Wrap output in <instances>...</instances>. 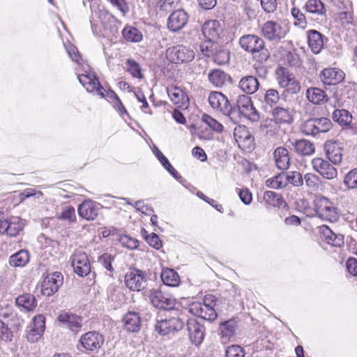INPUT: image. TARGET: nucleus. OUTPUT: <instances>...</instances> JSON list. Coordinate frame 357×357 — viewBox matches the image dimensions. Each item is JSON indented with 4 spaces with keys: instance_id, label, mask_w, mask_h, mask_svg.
<instances>
[{
    "instance_id": "nucleus-15",
    "label": "nucleus",
    "mask_w": 357,
    "mask_h": 357,
    "mask_svg": "<svg viewBox=\"0 0 357 357\" xmlns=\"http://www.w3.org/2000/svg\"><path fill=\"white\" fill-rule=\"evenodd\" d=\"M236 106L239 112L246 118L252 121L259 119L258 112L252 105L251 98L248 95L239 96L236 100Z\"/></svg>"
},
{
    "instance_id": "nucleus-19",
    "label": "nucleus",
    "mask_w": 357,
    "mask_h": 357,
    "mask_svg": "<svg viewBox=\"0 0 357 357\" xmlns=\"http://www.w3.org/2000/svg\"><path fill=\"white\" fill-rule=\"evenodd\" d=\"M187 328L191 342L199 346L204 340L205 335L204 326L195 319H190L187 322Z\"/></svg>"
},
{
    "instance_id": "nucleus-45",
    "label": "nucleus",
    "mask_w": 357,
    "mask_h": 357,
    "mask_svg": "<svg viewBox=\"0 0 357 357\" xmlns=\"http://www.w3.org/2000/svg\"><path fill=\"white\" fill-rule=\"evenodd\" d=\"M333 119L341 125L347 126L352 121V115L346 109H335L333 113Z\"/></svg>"
},
{
    "instance_id": "nucleus-33",
    "label": "nucleus",
    "mask_w": 357,
    "mask_h": 357,
    "mask_svg": "<svg viewBox=\"0 0 357 357\" xmlns=\"http://www.w3.org/2000/svg\"><path fill=\"white\" fill-rule=\"evenodd\" d=\"M124 327L130 332H137L141 326V319L138 313L130 312L124 317Z\"/></svg>"
},
{
    "instance_id": "nucleus-58",
    "label": "nucleus",
    "mask_w": 357,
    "mask_h": 357,
    "mask_svg": "<svg viewBox=\"0 0 357 357\" xmlns=\"http://www.w3.org/2000/svg\"><path fill=\"white\" fill-rule=\"evenodd\" d=\"M127 70L134 77L142 78V73L139 66L135 61L128 59L126 63Z\"/></svg>"
},
{
    "instance_id": "nucleus-16",
    "label": "nucleus",
    "mask_w": 357,
    "mask_h": 357,
    "mask_svg": "<svg viewBox=\"0 0 357 357\" xmlns=\"http://www.w3.org/2000/svg\"><path fill=\"white\" fill-rule=\"evenodd\" d=\"M313 169L326 179H333L337 176V169L328 161L321 158H315L312 160Z\"/></svg>"
},
{
    "instance_id": "nucleus-54",
    "label": "nucleus",
    "mask_w": 357,
    "mask_h": 357,
    "mask_svg": "<svg viewBox=\"0 0 357 357\" xmlns=\"http://www.w3.org/2000/svg\"><path fill=\"white\" fill-rule=\"evenodd\" d=\"M58 219L68 222H73L76 220L75 210L73 206H68L59 215Z\"/></svg>"
},
{
    "instance_id": "nucleus-30",
    "label": "nucleus",
    "mask_w": 357,
    "mask_h": 357,
    "mask_svg": "<svg viewBox=\"0 0 357 357\" xmlns=\"http://www.w3.org/2000/svg\"><path fill=\"white\" fill-rule=\"evenodd\" d=\"M273 157L275 165L279 169L286 170L289 168L290 158L287 149L278 147L273 153Z\"/></svg>"
},
{
    "instance_id": "nucleus-6",
    "label": "nucleus",
    "mask_w": 357,
    "mask_h": 357,
    "mask_svg": "<svg viewBox=\"0 0 357 357\" xmlns=\"http://www.w3.org/2000/svg\"><path fill=\"white\" fill-rule=\"evenodd\" d=\"M82 73H77L79 82L89 93H96L100 98H104V88L100 84L98 77L91 72L90 68L84 67Z\"/></svg>"
},
{
    "instance_id": "nucleus-64",
    "label": "nucleus",
    "mask_w": 357,
    "mask_h": 357,
    "mask_svg": "<svg viewBox=\"0 0 357 357\" xmlns=\"http://www.w3.org/2000/svg\"><path fill=\"white\" fill-rule=\"evenodd\" d=\"M0 337L6 342L12 341L13 334L8 326L0 319Z\"/></svg>"
},
{
    "instance_id": "nucleus-42",
    "label": "nucleus",
    "mask_w": 357,
    "mask_h": 357,
    "mask_svg": "<svg viewBox=\"0 0 357 357\" xmlns=\"http://www.w3.org/2000/svg\"><path fill=\"white\" fill-rule=\"evenodd\" d=\"M294 148L298 153L304 155H309L314 152L313 144L306 139L296 140L294 143Z\"/></svg>"
},
{
    "instance_id": "nucleus-5",
    "label": "nucleus",
    "mask_w": 357,
    "mask_h": 357,
    "mask_svg": "<svg viewBox=\"0 0 357 357\" xmlns=\"http://www.w3.org/2000/svg\"><path fill=\"white\" fill-rule=\"evenodd\" d=\"M165 55L171 63H183L192 61L195 59V53L190 47L178 45L167 48Z\"/></svg>"
},
{
    "instance_id": "nucleus-37",
    "label": "nucleus",
    "mask_w": 357,
    "mask_h": 357,
    "mask_svg": "<svg viewBox=\"0 0 357 357\" xmlns=\"http://www.w3.org/2000/svg\"><path fill=\"white\" fill-rule=\"evenodd\" d=\"M29 261V253L26 250H21L9 258V264L13 267H23Z\"/></svg>"
},
{
    "instance_id": "nucleus-11",
    "label": "nucleus",
    "mask_w": 357,
    "mask_h": 357,
    "mask_svg": "<svg viewBox=\"0 0 357 357\" xmlns=\"http://www.w3.org/2000/svg\"><path fill=\"white\" fill-rule=\"evenodd\" d=\"M63 282V275L60 272H53L44 277L41 292L44 296H50L56 293Z\"/></svg>"
},
{
    "instance_id": "nucleus-63",
    "label": "nucleus",
    "mask_w": 357,
    "mask_h": 357,
    "mask_svg": "<svg viewBox=\"0 0 357 357\" xmlns=\"http://www.w3.org/2000/svg\"><path fill=\"white\" fill-rule=\"evenodd\" d=\"M178 0H159L157 4L160 10L169 11L178 4Z\"/></svg>"
},
{
    "instance_id": "nucleus-57",
    "label": "nucleus",
    "mask_w": 357,
    "mask_h": 357,
    "mask_svg": "<svg viewBox=\"0 0 357 357\" xmlns=\"http://www.w3.org/2000/svg\"><path fill=\"white\" fill-rule=\"evenodd\" d=\"M301 130L303 133L307 135H316V124L314 119H310L304 122L301 126Z\"/></svg>"
},
{
    "instance_id": "nucleus-34",
    "label": "nucleus",
    "mask_w": 357,
    "mask_h": 357,
    "mask_svg": "<svg viewBox=\"0 0 357 357\" xmlns=\"http://www.w3.org/2000/svg\"><path fill=\"white\" fill-rule=\"evenodd\" d=\"M272 115L279 123H289L293 120L292 112L289 108L275 107L272 110Z\"/></svg>"
},
{
    "instance_id": "nucleus-27",
    "label": "nucleus",
    "mask_w": 357,
    "mask_h": 357,
    "mask_svg": "<svg viewBox=\"0 0 357 357\" xmlns=\"http://www.w3.org/2000/svg\"><path fill=\"white\" fill-rule=\"evenodd\" d=\"M324 240L329 245L335 247H340L344 244V236L340 234L334 233L328 226L320 227Z\"/></svg>"
},
{
    "instance_id": "nucleus-3",
    "label": "nucleus",
    "mask_w": 357,
    "mask_h": 357,
    "mask_svg": "<svg viewBox=\"0 0 357 357\" xmlns=\"http://www.w3.org/2000/svg\"><path fill=\"white\" fill-rule=\"evenodd\" d=\"M213 297L211 295L206 296L203 303H192L189 305V312L205 320H214L217 317V313L214 309L215 303L212 299Z\"/></svg>"
},
{
    "instance_id": "nucleus-36",
    "label": "nucleus",
    "mask_w": 357,
    "mask_h": 357,
    "mask_svg": "<svg viewBox=\"0 0 357 357\" xmlns=\"http://www.w3.org/2000/svg\"><path fill=\"white\" fill-rule=\"evenodd\" d=\"M163 283L169 287H177L180 283L178 274L172 268H165L161 273Z\"/></svg>"
},
{
    "instance_id": "nucleus-38",
    "label": "nucleus",
    "mask_w": 357,
    "mask_h": 357,
    "mask_svg": "<svg viewBox=\"0 0 357 357\" xmlns=\"http://www.w3.org/2000/svg\"><path fill=\"white\" fill-rule=\"evenodd\" d=\"M209 82L215 87H222L229 77L219 69L212 70L208 75Z\"/></svg>"
},
{
    "instance_id": "nucleus-24",
    "label": "nucleus",
    "mask_w": 357,
    "mask_h": 357,
    "mask_svg": "<svg viewBox=\"0 0 357 357\" xmlns=\"http://www.w3.org/2000/svg\"><path fill=\"white\" fill-rule=\"evenodd\" d=\"M234 136L239 147L250 149L253 144V138L244 126H238L234 128Z\"/></svg>"
},
{
    "instance_id": "nucleus-8",
    "label": "nucleus",
    "mask_w": 357,
    "mask_h": 357,
    "mask_svg": "<svg viewBox=\"0 0 357 357\" xmlns=\"http://www.w3.org/2000/svg\"><path fill=\"white\" fill-rule=\"evenodd\" d=\"M277 80L280 87L284 88L289 93H297L301 89L300 84L295 76L284 68H280L277 70Z\"/></svg>"
},
{
    "instance_id": "nucleus-53",
    "label": "nucleus",
    "mask_w": 357,
    "mask_h": 357,
    "mask_svg": "<svg viewBox=\"0 0 357 357\" xmlns=\"http://www.w3.org/2000/svg\"><path fill=\"white\" fill-rule=\"evenodd\" d=\"M119 243L123 247L130 250H135L139 246V241L128 235L121 236Z\"/></svg>"
},
{
    "instance_id": "nucleus-26",
    "label": "nucleus",
    "mask_w": 357,
    "mask_h": 357,
    "mask_svg": "<svg viewBox=\"0 0 357 357\" xmlns=\"http://www.w3.org/2000/svg\"><path fill=\"white\" fill-rule=\"evenodd\" d=\"M221 28L220 22L217 20L206 21L202 26V33L206 40L215 41L219 38Z\"/></svg>"
},
{
    "instance_id": "nucleus-23",
    "label": "nucleus",
    "mask_w": 357,
    "mask_h": 357,
    "mask_svg": "<svg viewBox=\"0 0 357 357\" xmlns=\"http://www.w3.org/2000/svg\"><path fill=\"white\" fill-rule=\"evenodd\" d=\"M324 149L328 160L335 165H340L342 160V147L336 141H328Z\"/></svg>"
},
{
    "instance_id": "nucleus-59",
    "label": "nucleus",
    "mask_w": 357,
    "mask_h": 357,
    "mask_svg": "<svg viewBox=\"0 0 357 357\" xmlns=\"http://www.w3.org/2000/svg\"><path fill=\"white\" fill-rule=\"evenodd\" d=\"M291 15L295 19V25H299L301 28L304 29L306 26V20L304 14L297 8L291 9Z\"/></svg>"
},
{
    "instance_id": "nucleus-21",
    "label": "nucleus",
    "mask_w": 357,
    "mask_h": 357,
    "mask_svg": "<svg viewBox=\"0 0 357 357\" xmlns=\"http://www.w3.org/2000/svg\"><path fill=\"white\" fill-rule=\"evenodd\" d=\"M171 101L178 108L187 109L189 105V98L186 93L180 87L172 86L167 89Z\"/></svg>"
},
{
    "instance_id": "nucleus-49",
    "label": "nucleus",
    "mask_w": 357,
    "mask_h": 357,
    "mask_svg": "<svg viewBox=\"0 0 357 357\" xmlns=\"http://www.w3.org/2000/svg\"><path fill=\"white\" fill-rule=\"evenodd\" d=\"M278 123L275 119H267L261 125V130L266 135L273 136L278 131Z\"/></svg>"
},
{
    "instance_id": "nucleus-29",
    "label": "nucleus",
    "mask_w": 357,
    "mask_h": 357,
    "mask_svg": "<svg viewBox=\"0 0 357 357\" xmlns=\"http://www.w3.org/2000/svg\"><path fill=\"white\" fill-rule=\"evenodd\" d=\"M238 88L247 95L255 93L259 87L258 79L252 75L243 77L238 85Z\"/></svg>"
},
{
    "instance_id": "nucleus-31",
    "label": "nucleus",
    "mask_w": 357,
    "mask_h": 357,
    "mask_svg": "<svg viewBox=\"0 0 357 357\" xmlns=\"http://www.w3.org/2000/svg\"><path fill=\"white\" fill-rule=\"evenodd\" d=\"M307 43L314 54H319L324 47L323 36L317 31L311 29L307 31Z\"/></svg>"
},
{
    "instance_id": "nucleus-43",
    "label": "nucleus",
    "mask_w": 357,
    "mask_h": 357,
    "mask_svg": "<svg viewBox=\"0 0 357 357\" xmlns=\"http://www.w3.org/2000/svg\"><path fill=\"white\" fill-rule=\"evenodd\" d=\"M285 185L289 184L294 187H300L303 185V178L301 174L297 171L284 172Z\"/></svg>"
},
{
    "instance_id": "nucleus-4",
    "label": "nucleus",
    "mask_w": 357,
    "mask_h": 357,
    "mask_svg": "<svg viewBox=\"0 0 357 357\" xmlns=\"http://www.w3.org/2000/svg\"><path fill=\"white\" fill-rule=\"evenodd\" d=\"M315 211L319 218L323 220L335 222L339 218L337 208L335 204L324 197H318L314 201Z\"/></svg>"
},
{
    "instance_id": "nucleus-55",
    "label": "nucleus",
    "mask_w": 357,
    "mask_h": 357,
    "mask_svg": "<svg viewBox=\"0 0 357 357\" xmlns=\"http://www.w3.org/2000/svg\"><path fill=\"white\" fill-rule=\"evenodd\" d=\"M202 121L207 124L213 130L220 132L223 130V126L218 121L207 114H204Z\"/></svg>"
},
{
    "instance_id": "nucleus-35",
    "label": "nucleus",
    "mask_w": 357,
    "mask_h": 357,
    "mask_svg": "<svg viewBox=\"0 0 357 357\" xmlns=\"http://www.w3.org/2000/svg\"><path fill=\"white\" fill-rule=\"evenodd\" d=\"M307 12L315 15L325 17L326 9L321 0H308L305 5Z\"/></svg>"
},
{
    "instance_id": "nucleus-52",
    "label": "nucleus",
    "mask_w": 357,
    "mask_h": 357,
    "mask_svg": "<svg viewBox=\"0 0 357 357\" xmlns=\"http://www.w3.org/2000/svg\"><path fill=\"white\" fill-rule=\"evenodd\" d=\"M314 122L316 124L317 135L320 132H326L332 127V123L328 118L314 119Z\"/></svg>"
},
{
    "instance_id": "nucleus-32",
    "label": "nucleus",
    "mask_w": 357,
    "mask_h": 357,
    "mask_svg": "<svg viewBox=\"0 0 357 357\" xmlns=\"http://www.w3.org/2000/svg\"><path fill=\"white\" fill-rule=\"evenodd\" d=\"M17 306L22 311H33L37 305L35 296L31 294H24L17 297L15 300Z\"/></svg>"
},
{
    "instance_id": "nucleus-56",
    "label": "nucleus",
    "mask_w": 357,
    "mask_h": 357,
    "mask_svg": "<svg viewBox=\"0 0 357 357\" xmlns=\"http://www.w3.org/2000/svg\"><path fill=\"white\" fill-rule=\"evenodd\" d=\"M66 50L72 61L76 62L78 65L81 66L82 64V59L76 47L69 43L66 45Z\"/></svg>"
},
{
    "instance_id": "nucleus-13",
    "label": "nucleus",
    "mask_w": 357,
    "mask_h": 357,
    "mask_svg": "<svg viewBox=\"0 0 357 357\" xmlns=\"http://www.w3.org/2000/svg\"><path fill=\"white\" fill-rule=\"evenodd\" d=\"M185 321L181 317H172L158 321L155 331L160 335H165L170 333L178 331L184 326Z\"/></svg>"
},
{
    "instance_id": "nucleus-14",
    "label": "nucleus",
    "mask_w": 357,
    "mask_h": 357,
    "mask_svg": "<svg viewBox=\"0 0 357 357\" xmlns=\"http://www.w3.org/2000/svg\"><path fill=\"white\" fill-rule=\"evenodd\" d=\"M45 328V318L38 314L33 318L32 322L29 325L26 339L29 342L34 343L41 337Z\"/></svg>"
},
{
    "instance_id": "nucleus-62",
    "label": "nucleus",
    "mask_w": 357,
    "mask_h": 357,
    "mask_svg": "<svg viewBox=\"0 0 357 357\" xmlns=\"http://www.w3.org/2000/svg\"><path fill=\"white\" fill-rule=\"evenodd\" d=\"M145 239L146 242L151 247L158 250L162 247V241L160 239L159 236L155 233H151L150 234H144Z\"/></svg>"
},
{
    "instance_id": "nucleus-2",
    "label": "nucleus",
    "mask_w": 357,
    "mask_h": 357,
    "mask_svg": "<svg viewBox=\"0 0 357 357\" xmlns=\"http://www.w3.org/2000/svg\"><path fill=\"white\" fill-rule=\"evenodd\" d=\"M241 47L245 51L253 54V57L259 63L265 62L269 56L268 50L264 48L263 39L257 36L248 34L241 37Z\"/></svg>"
},
{
    "instance_id": "nucleus-46",
    "label": "nucleus",
    "mask_w": 357,
    "mask_h": 357,
    "mask_svg": "<svg viewBox=\"0 0 357 357\" xmlns=\"http://www.w3.org/2000/svg\"><path fill=\"white\" fill-rule=\"evenodd\" d=\"M303 182L306 186L312 191H317L320 188L321 178L317 175L312 173H307L304 175Z\"/></svg>"
},
{
    "instance_id": "nucleus-44",
    "label": "nucleus",
    "mask_w": 357,
    "mask_h": 357,
    "mask_svg": "<svg viewBox=\"0 0 357 357\" xmlns=\"http://www.w3.org/2000/svg\"><path fill=\"white\" fill-rule=\"evenodd\" d=\"M9 227L7 234L10 236H15L22 230L24 222L18 217H11L8 219Z\"/></svg>"
},
{
    "instance_id": "nucleus-51",
    "label": "nucleus",
    "mask_w": 357,
    "mask_h": 357,
    "mask_svg": "<svg viewBox=\"0 0 357 357\" xmlns=\"http://www.w3.org/2000/svg\"><path fill=\"white\" fill-rule=\"evenodd\" d=\"M280 100V95L277 90L269 89L264 94V102L270 107H273Z\"/></svg>"
},
{
    "instance_id": "nucleus-47",
    "label": "nucleus",
    "mask_w": 357,
    "mask_h": 357,
    "mask_svg": "<svg viewBox=\"0 0 357 357\" xmlns=\"http://www.w3.org/2000/svg\"><path fill=\"white\" fill-rule=\"evenodd\" d=\"M264 199L266 204L273 206L279 207L285 204L281 195L273 191H266L264 193Z\"/></svg>"
},
{
    "instance_id": "nucleus-39",
    "label": "nucleus",
    "mask_w": 357,
    "mask_h": 357,
    "mask_svg": "<svg viewBox=\"0 0 357 357\" xmlns=\"http://www.w3.org/2000/svg\"><path fill=\"white\" fill-rule=\"evenodd\" d=\"M306 96L309 101L314 105H320L325 101V92L316 87L309 88L306 91Z\"/></svg>"
},
{
    "instance_id": "nucleus-7",
    "label": "nucleus",
    "mask_w": 357,
    "mask_h": 357,
    "mask_svg": "<svg viewBox=\"0 0 357 357\" xmlns=\"http://www.w3.org/2000/svg\"><path fill=\"white\" fill-rule=\"evenodd\" d=\"M287 32L285 24L281 20H269L261 26L263 36L271 41H278L284 38Z\"/></svg>"
},
{
    "instance_id": "nucleus-61",
    "label": "nucleus",
    "mask_w": 357,
    "mask_h": 357,
    "mask_svg": "<svg viewBox=\"0 0 357 357\" xmlns=\"http://www.w3.org/2000/svg\"><path fill=\"white\" fill-rule=\"evenodd\" d=\"M114 260V257L108 254L105 253L98 257V262L107 271L110 272L113 271V267L112 261Z\"/></svg>"
},
{
    "instance_id": "nucleus-28",
    "label": "nucleus",
    "mask_w": 357,
    "mask_h": 357,
    "mask_svg": "<svg viewBox=\"0 0 357 357\" xmlns=\"http://www.w3.org/2000/svg\"><path fill=\"white\" fill-rule=\"evenodd\" d=\"M58 321L67 326L73 332L79 331L82 327V318L70 312H65L59 314Z\"/></svg>"
},
{
    "instance_id": "nucleus-50",
    "label": "nucleus",
    "mask_w": 357,
    "mask_h": 357,
    "mask_svg": "<svg viewBox=\"0 0 357 357\" xmlns=\"http://www.w3.org/2000/svg\"><path fill=\"white\" fill-rule=\"evenodd\" d=\"M343 183L348 189L357 188V168L349 171L344 176Z\"/></svg>"
},
{
    "instance_id": "nucleus-20",
    "label": "nucleus",
    "mask_w": 357,
    "mask_h": 357,
    "mask_svg": "<svg viewBox=\"0 0 357 357\" xmlns=\"http://www.w3.org/2000/svg\"><path fill=\"white\" fill-rule=\"evenodd\" d=\"M188 18V13L183 9L175 10L168 18L167 27L172 31H178L186 25Z\"/></svg>"
},
{
    "instance_id": "nucleus-22",
    "label": "nucleus",
    "mask_w": 357,
    "mask_h": 357,
    "mask_svg": "<svg viewBox=\"0 0 357 357\" xmlns=\"http://www.w3.org/2000/svg\"><path fill=\"white\" fill-rule=\"evenodd\" d=\"M319 77L325 85H335L344 79V73L338 68H327L321 71Z\"/></svg>"
},
{
    "instance_id": "nucleus-48",
    "label": "nucleus",
    "mask_w": 357,
    "mask_h": 357,
    "mask_svg": "<svg viewBox=\"0 0 357 357\" xmlns=\"http://www.w3.org/2000/svg\"><path fill=\"white\" fill-rule=\"evenodd\" d=\"M266 185L267 187L273 189L285 188L284 172L280 173L270 178H268L266 181Z\"/></svg>"
},
{
    "instance_id": "nucleus-12",
    "label": "nucleus",
    "mask_w": 357,
    "mask_h": 357,
    "mask_svg": "<svg viewBox=\"0 0 357 357\" xmlns=\"http://www.w3.org/2000/svg\"><path fill=\"white\" fill-rule=\"evenodd\" d=\"M125 284L131 291H139L145 287L144 273L137 268H130L125 275Z\"/></svg>"
},
{
    "instance_id": "nucleus-18",
    "label": "nucleus",
    "mask_w": 357,
    "mask_h": 357,
    "mask_svg": "<svg viewBox=\"0 0 357 357\" xmlns=\"http://www.w3.org/2000/svg\"><path fill=\"white\" fill-rule=\"evenodd\" d=\"M83 347L88 351H96L101 347L104 337L96 331H90L84 334L79 339Z\"/></svg>"
},
{
    "instance_id": "nucleus-1",
    "label": "nucleus",
    "mask_w": 357,
    "mask_h": 357,
    "mask_svg": "<svg viewBox=\"0 0 357 357\" xmlns=\"http://www.w3.org/2000/svg\"><path fill=\"white\" fill-rule=\"evenodd\" d=\"M90 7L91 10L90 22L93 33L98 34L96 22L99 21L103 27L102 35L104 36H116L119 31L116 18L105 9L103 6L98 4L97 2H93Z\"/></svg>"
},
{
    "instance_id": "nucleus-40",
    "label": "nucleus",
    "mask_w": 357,
    "mask_h": 357,
    "mask_svg": "<svg viewBox=\"0 0 357 357\" xmlns=\"http://www.w3.org/2000/svg\"><path fill=\"white\" fill-rule=\"evenodd\" d=\"M122 35L129 42L138 43L142 40L141 31L131 26H126L122 31Z\"/></svg>"
},
{
    "instance_id": "nucleus-41",
    "label": "nucleus",
    "mask_w": 357,
    "mask_h": 357,
    "mask_svg": "<svg viewBox=\"0 0 357 357\" xmlns=\"http://www.w3.org/2000/svg\"><path fill=\"white\" fill-rule=\"evenodd\" d=\"M220 331L222 342H227L232 337L235 332V322L229 320L220 325Z\"/></svg>"
},
{
    "instance_id": "nucleus-60",
    "label": "nucleus",
    "mask_w": 357,
    "mask_h": 357,
    "mask_svg": "<svg viewBox=\"0 0 357 357\" xmlns=\"http://www.w3.org/2000/svg\"><path fill=\"white\" fill-rule=\"evenodd\" d=\"M226 357H245V352L241 347L231 345L226 350Z\"/></svg>"
},
{
    "instance_id": "nucleus-17",
    "label": "nucleus",
    "mask_w": 357,
    "mask_h": 357,
    "mask_svg": "<svg viewBox=\"0 0 357 357\" xmlns=\"http://www.w3.org/2000/svg\"><path fill=\"white\" fill-rule=\"evenodd\" d=\"M208 102L212 108L219 110L225 115H229L231 112V106L227 98L220 92L213 91L208 98Z\"/></svg>"
},
{
    "instance_id": "nucleus-10",
    "label": "nucleus",
    "mask_w": 357,
    "mask_h": 357,
    "mask_svg": "<svg viewBox=\"0 0 357 357\" xmlns=\"http://www.w3.org/2000/svg\"><path fill=\"white\" fill-rule=\"evenodd\" d=\"M70 261L75 273L79 276L84 277L90 273L91 266L88 256L85 252L76 250L72 255Z\"/></svg>"
},
{
    "instance_id": "nucleus-25",
    "label": "nucleus",
    "mask_w": 357,
    "mask_h": 357,
    "mask_svg": "<svg viewBox=\"0 0 357 357\" xmlns=\"http://www.w3.org/2000/svg\"><path fill=\"white\" fill-rule=\"evenodd\" d=\"M98 205L91 200L84 201L78 207L79 215L87 220H93L98 215Z\"/></svg>"
},
{
    "instance_id": "nucleus-9",
    "label": "nucleus",
    "mask_w": 357,
    "mask_h": 357,
    "mask_svg": "<svg viewBox=\"0 0 357 357\" xmlns=\"http://www.w3.org/2000/svg\"><path fill=\"white\" fill-rule=\"evenodd\" d=\"M149 298L153 306L165 310L173 309L176 304L175 299L170 295L164 293L161 289L150 290Z\"/></svg>"
}]
</instances>
